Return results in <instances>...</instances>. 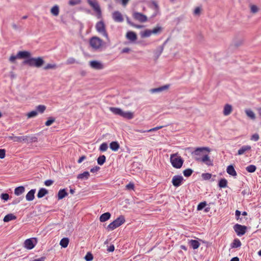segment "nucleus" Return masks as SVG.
I'll list each match as a JSON object with an SVG mask.
<instances>
[{"label": "nucleus", "mask_w": 261, "mask_h": 261, "mask_svg": "<svg viewBox=\"0 0 261 261\" xmlns=\"http://www.w3.org/2000/svg\"><path fill=\"white\" fill-rule=\"evenodd\" d=\"M1 199L4 200L5 201H7L9 198V195L7 193H3L1 195Z\"/></svg>", "instance_id": "55"}, {"label": "nucleus", "mask_w": 261, "mask_h": 261, "mask_svg": "<svg viewBox=\"0 0 261 261\" xmlns=\"http://www.w3.org/2000/svg\"><path fill=\"white\" fill-rule=\"evenodd\" d=\"M201 177L204 180H208L212 177V174L208 173H202Z\"/></svg>", "instance_id": "49"}, {"label": "nucleus", "mask_w": 261, "mask_h": 261, "mask_svg": "<svg viewBox=\"0 0 261 261\" xmlns=\"http://www.w3.org/2000/svg\"><path fill=\"white\" fill-rule=\"evenodd\" d=\"M258 8L255 5H252L251 6V12L255 13H256L258 11Z\"/></svg>", "instance_id": "56"}, {"label": "nucleus", "mask_w": 261, "mask_h": 261, "mask_svg": "<svg viewBox=\"0 0 261 261\" xmlns=\"http://www.w3.org/2000/svg\"><path fill=\"white\" fill-rule=\"evenodd\" d=\"M125 222V219L123 216H120L116 220L111 222L107 227L109 230H112L121 225Z\"/></svg>", "instance_id": "5"}, {"label": "nucleus", "mask_w": 261, "mask_h": 261, "mask_svg": "<svg viewBox=\"0 0 261 261\" xmlns=\"http://www.w3.org/2000/svg\"><path fill=\"white\" fill-rule=\"evenodd\" d=\"M126 189L127 190H134V184L132 182H129L126 186Z\"/></svg>", "instance_id": "58"}, {"label": "nucleus", "mask_w": 261, "mask_h": 261, "mask_svg": "<svg viewBox=\"0 0 261 261\" xmlns=\"http://www.w3.org/2000/svg\"><path fill=\"white\" fill-rule=\"evenodd\" d=\"M227 181L225 178L221 179L219 182V186L221 188H224L227 187Z\"/></svg>", "instance_id": "37"}, {"label": "nucleus", "mask_w": 261, "mask_h": 261, "mask_svg": "<svg viewBox=\"0 0 261 261\" xmlns=\"http://www.w3.org/2000/svg\"><path fill=\"white\" fill-rule=\"evenodd\" d=\"M133 17L135 19L141 22H146L147 20L146 16L139 12L134 13Z\"/></svg>", "instance_id": "15"}, {"label": "nucleus", "mask_w": 261, "mask_h": 261, "mask_svg": "<svg viewBox=\"0 0 261 261\" xmlns=\"http://www.w3.org/2000/svg\"><path fill=\"white\" fill-rule=\"evenodd\" d=\"M100 168L98 166H95L91 169L90 171L92 173L97 172L99 170Z\"/></svg>", "instance_id": "62"}, {"label": "nucleus", "mask_w": 261, "mask_h": 261, "mask_svg": "<svg viewBox=\"0 0 261 261\" xmlns=\"http://www.w3.org/2000/svg\"><path fill=\"white\" fill-rule=\"evenodd\" d=\"M55 121V119L53 118V117H50L49 118V119L46 121L45 122V125L46 126H50Z\"/></svg>", "instance_id": "52"}, {"label": "nucleus", "mask_w": 261, "mask_h": 261, "mask_svg": "<svg viewBox=\"0 0 261 261\" xmlns=\"http://www.w3.org/2000/svg\"><path fill=\"white\" fill-rule=\"evenodd\" d=\"M31 53L28 51H20L17 53V57L20 59L30 58Z\"/></svg>", "instance_id": "18"}, {"label": "nucleus", "mask_w": 261, "mask_h": 261, "mask_svg": "<svg viewBox=\"0 0 261 261\" xmlns=\"http://www.w3.org/2000/svg\"><path fill=\"white\" fill-rule=\"evenodd\" d=\"M36 192V189H32L26 195L25 198L26 200L28 201H31L33 200L35 197V193Z\"/></svg>", "instance_id": "21"}, {"label": "nucleus", "mask_w": 261, "mask_h": 261, "mask_svg": "<svg viewBox=\"0 0 261 261\" xmlns=\"http://www.w3.org/2000/svg\"><path fill=\"white\" fill-rule=\"evenodd\" d=\"M17 58H18L17 55L16 56L12 55L9 58V61L12 63H14Z\"/></svg>", "instance_id": "61"}, {"label": "nucleus", "mask_w": 261, "mask_h": 261, "mask_svg": "<svg viewBox=\"0 0 261 261\" xmlns=\"http://www.w3.org/2000/svg\"><path fill=\"white\" fill-rule=\"evenodd\" d=\"M54 183V181L51 179L46 180L44 182V185L46 186H50Z\"/></svg>", "instance_id": "60"}, {"label": "nucleus", "mask_w": 261, "mask_h": 261, "mask_svg": "<svg viewBox=\"0 0 261 261\" xmlns=\"http://www.w3.org/2000/svg\"><path fill=\"white\" fill-rule=\"evenodd\" d=\"M233 229L238 236H242L246 233L247 227L245 226L236 224L233 226Z\"/></svg>", "instance_id": "9"}, {"label": "nucleus", "mask_w": 261, "mask_h": 261, "mask_svg": "<svg viewBox=\"0 0 261 261\" xmlns=\"http://www.w3.org/2000/svg\"><path fill=\"white\" fill-rule=\"evenodd\" d=\"M44 61L41 57L30 58L25 60L23 63L30 66L39 68L44 64Z\"/></svg>", "instance_id": "1"}, {"label": "nucleus", "mask_w": 261, "mask_h": 261, "mask_svg": "<svg viewBox=\"0 0 261 261\" xmlns=\"http://www.w3.org/2000/svg\"><path fill=\"white\" fill-rule=\"evenodd\" d=\"M37 243L36 238H30L27 239L24 242V247L27 249L31 250L34 248Z\"/></svg>", "instance_id": "8"}, {"label": "nucleus", "mask_w": 261, "mask_h": 261, "mask_svg": "<svg viewBox=\"0 0 261 261\" xmlns=\"http://www.w3.org/2000/svg\"><path fill=\"white\" fill-rule=\"evenodd\" d=\"M38 114V112L36 111H32L27 114L28 118H33L36 117Z\"/></svg>", "instance_id": "47"}, {"label": "nucleus", "mask_w": 261, "mask_h": 261, "mask_svg": "<svg viewBox=\"0 0 261 261\" xmlns=\"http://www.w3.org/2000/svg\"><path fill=\"white\" fill-rule=\"evenodd\" d=\"M251 147L249 145H244L238 151V155H242L245 153V152L251 150Z\"/></svg>", "instance_id": "23"}, {"label": "nucleus", "mask_w": 261, "mask_h": 261, "mask_svg": "<svg viewBox=\"0 0 261 261\" xmlns=\"http://www.w3.org/2000/svg\"><path fill=\"white\" fill-rule=\"evenodd\" d=\"M206 205V202L205 201L200 202L197 206V210L200 211L202 210Z\"/></svg>", "instance_id": "51"}, {"label": "nucleus", "mask_w": 261, "mask_h": 261, "mask_svg": "<svg viewBox=\"0 0 261 261\" xmlns=\"http://www.w3.org/2000/svg\"><path fill=\"white\" fill-rule=\"evenodd\" d=\"M81 3V0H69L68 4L70 6H75L80 4Z\"/></svg>", "instance_id": "43"}, {"label": "nucleus", "mask_w": 261, "mask_h": 261, "mask_svg": "<svg viewBox=\"0 0 261 261\" xmlns=\"http://www.w3.org/2000/svg\"><path fill=\"white\" fill-rule=\"evenodd\" d=\"M126 37L128 40L132 42H135L137 39L136 34L132 31L127 32L126 34Z\"/></svg>", "instance_id": "17"}, {"label": "nucleus", "mask_w": 261, "mask_h": 261, "mask_svg": "<svg viewBox=\"0 0 261 261\" xmlns=\"http://www.w3.org/2000/svg\"><path fill=\"white\" fill-rule=\"evenodd\" d=\"M46 107L44 105H39L36 107V110L37 112L43 113L45 110Z\"/></svg>", "instance_id": "45"}, {"label": "nucleus", "mask_w": 261, "mask_h": 261, "mask_svg": "<svg viewBox=\"0 0 261 261\" xmlns=\"http://www.w3.org/2000/svg\"><path fill=\"white\" fill-rule=\"evenodd\" d=\"M110 147L113 151H117L119 149L120 145L117 142L113 141L110 143Z\"/></svg>", "instance_id": "29"}, {"label": "nucleus", "mask_w": 261, "mask_h": 261, "mask_svg": "<svg viewBox=\"0 0 261 261\" xmlns=\"http://www.w3.org/2000/svg\"><path fill=\"white\" fill-rule=\"evenodd\" d=\"M24 191H25V189H24V187L19 186L15 189L14 194L16 196H19V195H21L22 193H23Z\"/></svg>", "instance_id": "27"}, {"label": "nucleus", "mask_w": 261, "mask_h": 261, "mask_svg": "<svg viewBox=\"0 0 261 261\" xmlns=\"http://www.w3.org/2000/svg\"><path fill=\"white\" fill-rule=\"evenodd\" d=\"M162 30V28L160 27H157L153 29L151 31L152 34H156L159 33Z\"/></svg>", "instance_id": "50"}, {"label": "nucleus", "mask_w": 261, "mask_h": 261, "mask_svg": "<svg viewBox=\"0 0 261 261\" xmlns=\"http://www.w3.org/2000/svg\"><path fill=\"white\" fill-rule=\"evenodd\" d=\"M109 109L110 111L112 112L114 114L121 116L122 111V110H121V109L118 108L110 107Z\"/></svg>", "instance_id": "30"}, {"label": "nucleus", "mask_w": 261, "mask_h": 261, "mask_svg": "<svg viewBox=\"0 0 261 261\" xmlns=\"http://www.w3.org/2000/svg\"><path fill=\"white\" fill-rule=\"evenodd\" d=\"M111 217V214L109 212L102 214L99 218L100 221L103 222L109 220Z\"/></svg>", "instance_id": "26"}, {"label": "nucleus", "mask_w": 261, "mask_h": 261, "mask_svg": "<svg viewBox=\"0 0 261 261\" xmlns=\"http://www.w3.org/2000/svg\"><path fill=\"white\" fill-rule=\"evenodd\" d=\"M152 34L151 30H145L141 33V36L142 38L148 37Z\"/></svg>", "instance_id": "35"}, {"label": "nucleus", "mask_w": 261, "mask_h": 261, "mask_svg": "<svg viewBox=\"0 0 261 261\" xmlns=\"http://www.w3.org/2000/svg\"><path fill=\"white\" fill-rule=\"evenodd\" d=\"M227 173L232 176H236L237 173L232 165H229L226 169Z\"/></svg>", "instance_id": "24"}, {"label": "nucleus", "mask_w": 261, "mask_h": 261, "mask_svg": "<svg viewBox=\"0 0 261 261\" xmlns=\"http://www.w3.org/2000/svg\"><path fill=\"white\" fill-rule=\"evenodd\" d=\"M95 29L96 31L107 39H109L108 34L106 30V25L103 20L98 21L95 24Z\"/></svg>", "instance_id": "4"}, {"label": "nucleus", "mask_w": 261, "mask_h": 261, "mask_svg": "<svg viewBox=\"0 0 261 261\" xmlns=\"http://www.w3.org/2000/svg\"><path fill=\"white\" fill-rule=\"evenodd\" d=\"M163 127V126H156L155 127H154V128H152L147 130V132H154V131L158 130Z\"/></svg>", "instance_id": "59"}, {"label": "nucleus", "mask_w": 261, "mask_h": 261, "mask_svg": "<svg viewBox=\"0 0 261 261\" xmlns=\"http://www.w3.org/2000/svg\"><path fill=\"white\" fill-rule=\"evenodd\" d=\"M59 12L60 8L59 6L57 5L53 6L50 9V13L54 16H58L59 14Z\"/></svg>", "instance_id": "20"}, {"label": "nucleus", "mask_w": 261, "mask_h": 261, "mask_svg": "<svg viewBox=\"0 0 261 261\" xmlns=\"http://www.w3.org/2000/svg\"><path fill=\"white\" fill-rule=\"evenodd\" d=\"M16 219V217L13 214H9L5 216L3 220L5 222H8Z\"/></svg>", "instance_id": "28"}, {"label": "nucleus", "mask_w": 261, "mask_h": 261, "mask_svg": "<svg viewBox=\"0 0 261 261\" xmlns=\"http://www.w3.org/2000/svg\"><path fill=\"white\" fill-rule=\"evenodd\" d=\"M200 12V8H199V7H197V8H195V9L194 10V14H195V15H198V14H199Z\"/></svg>", "instance_id": "64"}, {"label": "nucleus", "mask_w": 261, "mask_h": 261, "mask_svg": "<svg viewBox=\"0 0 261 261\" xmlns=\"http://www.w3.org/2000/svg\"><path fill=\"white\" fill-rule=\"evenodd\" d=\"M170 162L172 166L176 169L180 168L184 163V160L177 153L170 155Z\"/></svg>", "instance_id": "2"}, {"label": "nucleus", "mask_w": 261, "mask_h": 261, "mask_svg": "<svg viewBox=\"0 0 261 261\" xmlns=\"http://www.w3.org/2000/svg\"><path fill=\"white\" fill-rule=\"evenodd\" d=\"M168 40L164 42V43L161 46H158L153 51L154 57L158 59L163 51L165 44L167 42Z\"/></svg>", "instance_id": "14"}, {"label": "nucleus", "mask_w": 261, "mask_h": 261, "mask_svg": "<svg viewBox=\"0 0 261 261\" xmlns=\"http://www.w3.org/2000/svg\"><path fill=\"white\" fill-rule=\"evenodd\" d=\"M12 27L15 30H17L20 28V27L15 23H12Z\"/></svg>", "instance_id": "63"}, {"label": "nucleus", "mask_w": 261, "mask_h": 261, "mask_svg": "<svg viewBox=\"0 0 261 261\" xmlns=\"http://www.w3.org/2000/svg\"><path fill=\"white\" fill-rule=\"evenodd\" d=\"M106 162V156L104 155L99 156L97 159V163L99 165H102Z\"/></svg>", "instance_id": "40"}, {"label": "nucleus", "mask_w": 261, "mask_h": 261, "mask_svg": "<svg viewBox=\"0 0 261 261\" xmlns=\"http://www.w3.org/2000/svg\"><path fill=\"white\" fill-rule=\"evenodd\" d=\"M75 63H77V62L76 61V60L74 58H72V57L69 58L67 60L66 62V64H68V65L74 64Z\"/></svg>", "instance_id": "48"}, {"label": "nucleus", "mask_w": 261, "mask_h": 261, "mask_svg": "<svg viewBox=\"0 0 261 261\" xmlns=\"http://www.w3.org/2000/svg\"><path fill=\"white\" fill-rule=\"evenodd\" d=\"M27 138V136H15L13 137L14 141L18 142L25 141Z\"/></svg>", "instance_id": "38"}, {"label": "nucleus", "mask_w": 261, "mask_h": 261, "mask_svg": "<svg viewBox=\"0 0 261 261\" xmlns=\"http://www.w3.org/2000/svg\"><path fill=\"white\" fill-rule=\"evenodd\" d=\"M93 255L90 252H88L86 256H85V259H86V261H91L93 259Z\"/></svg>", "instance_id": "53"}, {"label": "nucleus", "mask_w": 261, "mask_h": 261, "mask_svg": "<svg viewBox=\"0 0 261 261\" xmlns=\"http://www.w3.org/2000/svg\"><path fill=\"white\" fill-rule=\"evenodd\" d=\"M89 176V172L88 171H85L83 173L79 174L77 178L80 179H87Z\"/></svg>", "instance_id": "33"}, {"label": "nucleus", "mask_w": 261, "mask_h": 261, "mask_svg": "<svg viewBox=\"0 0 261 261\" xmlns=\"http://www.w3.org/2000/svg\"><path fill=\"white\" fill-rule=\"evenodd\" d=\"M68 193L66 192L65 189H61L58 192V200H61L67 196Z\"/></svg>", "instance_id": "25"}, {"label": "nucleus", "mask_w": 261, "mask_h": 261, "mask_svg": "<svg viewBox=\"0 0 261 261\" xmlns=\"http://www.w3.org/2000/svg\"><path fill=\"white\" fill-rule=\"evenodd\" d=\"M89 65L92 68L96 70L102 69L105 67L104 65L101 62L95 60L90 61Z\"/></svg>", "instance_id": "11"}, {"label": "nucleus", "mask_w": 261, "mask_h": 261, "mask_svg": "<svg viewBox=\"0 0 261 261\" xmlns=\"http://www.w3.org/2000/svg\"><path fill=\"white\" fill-rule=\"evenodd\" d=\"M69 244V239L67 238H64L61 239L60 242V245L63 248L67 247Z\"/></svg>", "instance_id": "34"}, {"label": "nucleus", "mask_w": 261, "mask_h": 261, "mask_svg": "<svg viewBox=\"0 0 261 261\" xmlns=\"http://www.w3.org/2000/svg\"><path fill=\"white\" fill-rule=\"evenodd\" d=\"M48 193V191L44 189V188H41L40 189L37 194V197L39 198H42L44 197L46 194Z\"/></svg>", "instance_id": "32"}, {"label": "nucleus", "mask_w": 261, "mask_h": 261, "mask_svg": "<svg viewBox=\"0 0 261 261\" xmlns=\"http://www.w3.org/2000/svg\"><path fill=\"white\" fill-rule=\"evenodd\" d=\"M245 113L247 115V116L250 118L251 119H255V115L254 113L251 110H246L245 111Z\"/></svg>", "instance_id": "36"}, {"label": "nucleus", "mask_w": 261, "mask_h": 261, "mask_svg": "<svg viewBox=\"0 0 261 261\" xmlns=\"http://www.w3.org/2000/svg\"><path fill=\"white\" fill-rule=\"evenodd\" d=\"M256 169V167L255 166L253 165H250L247 166L246 168V170L250 173H253L255 171Z\"/></svg>", "instance_id": "41"}, {"label": "nucleus", "mask_w": 261, "mask_h": 261, "mask_svg": "<svg viewBox=\"0 0 261 261\" xmlns=\"http://www.w3.org/2000/svg\"><path fill=\"white\" fill-rule=\"evenodd\" d=\"M121 116L124 118L132 119L134 118V115L133 112L130 111L124 112L122 111Z\"/></svg>", "instance_id": "22"}, {"label": "nucleus", "mask_w": 261, "mask_h": 261, "mask_svg": "<svg viewBox=\"0 0 261 261\" xmlns=\"http://www.w3.org/2000/svg\"><path fill=\"white\" fill-rule=\"evenodd\" d=\"M57 68V66L56 64H47L44 67V70L48 69H55Z\"/></svg>", "instance_id": "39"}, {"label": "nucleus", "mask_w": 261, "mask_h": 261, "mask_svg": "<svg viewBox=\"0 0 261 261\" xmlns=\"http://www.w3.org/2000/svg\"><path fill=\"white\" fill-rule=\"evenodd\" d=\"M241 245V243L240 241L238 239H236L233 241L232 244V247L233 248H237L239 247H240Z\"/></svg>", "instance_id": "44"}, {"label": "nucleus", "mask_w": 261, "mask_h": 261, "mask_svg": "<svg viewBox=\"0 0 261 261\" xmlns=\"http://www.w3.org/2000/svg\"><path fill=\"white\" fill-rule=\"evenodd\" d=\"M184 178L181 175H175L172 179L173 185L176 187L180 186L183 181Z\"/></svg>", "instance_id": "12"}, {"label": "nucleus", "mask_w": 261, "mask_h": 261, "mask_svg": "<svg viewBox=\"0 0 261 261\" xmlns=\"http://www.w3.org/2000/svg\"><path fill=\"white\" fill-rule=\"evenodd\" d=\"M103 41L98 37H93L90 40V45L94 49L100 48L103 45Z\"/></svg>", "instance_id": "6"}, {"label": "nucleus", "mask_w": 261, "mask_h": 261, "mask_svg": "<svg viewBox=\"0 0 261 261\" xmlns=\"http://www.w3.org/2000/svg\"><path fill=\"white\" fill-rule=\"evenodd\" d=\"M232 111V107L229 104H226L224 107L223 115L224 116H228L231 114Z\"/></svg>", "instance_id": "19"}, {"label": "nucleus", "mask_w": 261, "mask_h": 261, "mask_svg": "<svg viewBox=\"0 0 261 261\" xmlns=\"http://www.w3.org/2000/svg\"><path fill=\"white\" fill-rule=\"evenodd\" d=\"M6 151L5 149H0V159H4L5 157Z\"/></svg>", "instance_id": "57"}, {"label": "nucleus", "mask_w": 261, "mask_h": 261, "mask_svg": "<svg viewBox=\"0 0 261 261\" xmlns=\"http://www.w3.org/2000/svg\"><path fill=\"white\" fill-rule=\"evenodd\" d=\"M88 4L93 9L96 13V17L97 19H101L102 18V13L100 6L97 0H87Z\"/></svg>", "instance_id": "3"}, {"label": "nucleus", "mask_w": 261, "mask_h": 261, "mask_svg": "<svg viewBox=\"0 0 261 261\" xmlns=\"http://www.w3.org/2000/svg\"><path fill=\"white\" fill-rule=\"evenodd\" d=\"M189 243L191 247L194 249H197L200 246L199 242L195 240H191Z\"/></svg>", "instance_id": "31"}, {"label": "nucleus", "mask_w": 261, "mask_h": 261, "mask_svg": "<svg viewBox=\"0 0 261 261\" xmlns=\"http://www.w3.org/2000/svg\"><path fill=\"white\" fill-rule=\"evenodd\" d=\"M203 151H206L208 152L211 151L210 148L206 147H198L195 149L194 151L192 152V155L194 159L196 161L197 158H202V156L204 155Z\"/></svg>", "instance_id": "7"}, {"label": "nucleus", "mask_w": 261, "mask_h": 261, "mask_svg": "<svg viewBox=\"0 0 261 261\" xmlns=\"http://www.w3.org/2000/svg\"><path fill=\"white\" fill-rule=\"evenodd\" d=\"M196 161L204 163L208 166H213V160L210 158L208 154L203 155L202 158H197Z\"/></svg>", "instance_id": "10"}, {"label": "nucleus", "mask_w": 261, "mask_h": 261, "mask_svg": "<svg viewBox=\"0 0 261 261\" xmlns=\"http://www.w3.org/2000/svg\"><path fill=\"white\" fill-rule=\"evenodd\" d=\"M108 148V146L107 143H102L100 147H99V150L101 151H106Z\"/></svg>", "instance_id": "46"}, {"label": "nucleus", "mask_w": 261, "mask_h": 261, "mask_svg": "<svg viewBox=\"0 0 261 261\" xmlns=\"http://www.w3.org/2000/svg\"><path fill=\"white\" fill-rule=\"evenodd\" d=\"M259 138V137L258 134L257 133H255V134H254L253 135H252L250 139L252 141H257L258 140Z\"/></svg>", "instance_id": "54"}, {"label": "nucleus", "mask_w": 261, "mask_h": 261, "mask_svg": "<svg viewBox=\"0 0 261 261\" xmlns=\"http://www.w3.org/2000/svg\"><path fill=\"white\" fill-rule=\"evenodd\" d=\"M169 88V85H166L158 88L150 89V91L151 93H160L163 91L167 90Z\"/></svg>", "instance_id": "16"}, {"label": "nucleus", "mask_w": 261, "mask_h": 261, "mask_svg": "<svg viewBox=\"0 0 261 261\" xmlns=\"http://www.w3.org/2000/svg\"><path fill=\"white\" fill-rule=\"evenodd\" d=\"M112 18L116 22H122L124 21L123 17L122 14L118 11H114L112 15Z\"/></svg>", "instance_id": "13"}, {"label": "nucleus", "mask_w": 261, "mask_h": 261, "mask_svg": "<svg viewBox=\"0 0 261 261\" xmlns=\"http://www.w3.org/2000/svg\"><path fill=\"white\" fill-rule=\"evenodd\" d=\"M193 170L190 168L187 169L183 171V174L186 177H189L191 176Z\"/></svg>", "instance_id": "42"}]
</instances>
